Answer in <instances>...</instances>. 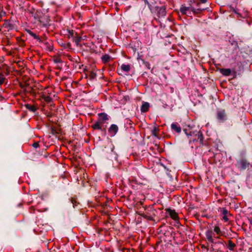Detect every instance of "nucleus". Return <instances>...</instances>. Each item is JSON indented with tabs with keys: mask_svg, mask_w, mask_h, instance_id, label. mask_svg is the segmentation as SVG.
<instances>
[{
	"mask_svg": "<svg viewBox=\"0 0 252 252\" xmlns=\"http://www.w3.org/2000/svg\"><path fill=\"white\" fill-rule=\"evenodd\" d=\"M149 108V104L148 102H144L141 107V111L142 112H146L148 111Z\"/></svg>",
	"mask_w": 252,
	"mask_h": 252,
	"instance_id": "14",
	"label": "nucleus"
},
{
	"mask_svg": "<svg viewBox=\"0 0 252 252\" xmlns=\"http://www.w3.org/2000/svg\"><path fill=\"white\" fill-rule=\"evenodd\" d=\"M223 219L225 221H227L228 220V219L227 218V217L225 216V215H224V216L223 217Z\"/></svg>",
	"mask_w": 252,
	"mask_h": 252,
	"instance_id": "31",
	"label": "nucleus"
},
{
	"mask_svg": "<svg viewBox=\"0 0 252 252\" xmlns=\"http://www.w3.org/2000/svg\"><path fill=\"white\" fill-rule=\"evenodd\" d=\"M121 69L126 71V72H128L130 69V66L129 64H123L121 65Z\"/></svg>",
	"mask_w": 252,
	"mask_h": 252,
	"instance_id": "20",
	"label": "nucleus"
},
{
	"mask_svg": "<svg viewBox=\"0 0 252 252\" xmlns=\"http://www.w3.org/2000/svg\"><path fill=\"white\" fill-rule=\"evenodd\" d=\"M171 127L172 129L174 130L177 133H180L181 131V128L177 123H173L171 124Z\"/></svg>",
	"mask_w": 252,
	"mask_h": 252,
	"instance_id": "12",
	"label": "nucleus"
},
{
	"mask_svg": "<svg viewBox=\"0 0 252 252\" xmlns=\"http://www.w3.org/2000/svg\"><path fill=\"white\" fill-rule=\"evenodd\" d=\"M5 77L4 75L2 73H0V85H2L4 81Z\"/></svg>",
	"mask_w": 252,
	"mask_h": 252,
	"instance_id": "23",
	"label": "nucleus"
},
{
	"mask_svg": "<svg viewBox=\"0 0 252 252\" xmlns=\"http://www.w3.org/2000/svg\"><path fill=\"white\" fill-rule=\"evenodd\" d=\"M27 108L32 111H34L35 110V107L33 106H32L30 105H27Z\"/></svg>",
	"mask_w": 252,
	"mask_h": 252,
	"instance_id": "25",
	"label": "nucleus"
},
{
	"mask_svg": "<svg viewBox=\"0 0 252 252\" xmlns=\"http://www.w3.org/2000/svg\"><path fill=\"white\" fill-rule=\"evenodd\" d=\"M166 212L173 220L177 222H179V219L178 214L175 212L174 210H172L170 208H168L166 210Z\"/></svg>",
	"mask_w": 252,
	"mask_h": 252,
	"instance_id": "4",
	"label": "nucleus"
},
{
	"mask_svg": "<svg viewBox=\"0 0 252 252\" xmlns=\"http://www.w3.org/2000/svg\"><path fill=\"white\" fill-rule=\"evenodd\" d=\"M54 62L56 63H58L61 62V60L59 58H56L54 60Z\"/></svg>",
	"mask_w": 252,
	"mask_h": 252,
	"instance_id": "29",
	"label": "nucleus"
},
{
	"mask_svg": "<svg viewBox=\"0 0 252 252\" xmlns=\"http://www.w3.org/2000/svg\"><path fill=\"white\" fill-rule=\"evenodd\" d=\"M158 131V129H157V128L156 127H154V128L152 130V134L155 136H157Z\"/></svg>",
	"mask_w": 252,
	"mask_h": 252,
	"instance_id": "24",
	"label": "nucleus"
},
{
	"mask_svg": "<svg viewBox=\"0 0 252 252\" xmlns=\"http://www.w3.org/2000/svg\"><path fill=\"white\" fill-rule=\"evenodd\" d=\"M151 211L152 212L153 216H152V215L149 216L147 214H145V215H144V217L147 219L149 220H153L154 217H155L156 216L155 212H156V211L154 209H151Z\"/></svg>",
	"mask_w": 252,
	"mask_h": 252,
	"instance_id": "15",
	"label": "nucleus"
},
{
	"mask_svg": "<svg viewBox=\"0 0 252 252\" xmlns=\"http://www.w3.org/2000/svg\"><path fill=\"white\" fill-rule=\"evenodd\" d=\"M213 233L211 230H208L206 233V236L209 242L213 243L214 241L213 238Z\"/></svg>",
	"mask_w": 252,
	"mask_h": 252,
	"instance_id": "10",
	"label": "nucleus"
},
{
	"mask_svg": "<svg viewBox=\"0 0 252 252\" xmlns=\"http://www.w3.org/2000/svg\"><path fill=\"white\" fill-rule=\"evenodd\" d=\"M217 118L220 121H224L226 118V115L224 110H220L217 112Z\"/></svg>",
	"mask_w": 252,
	"mask_h": 252,
	"instance_id": "7",
	"label": "nucleus"
},
{
	"mask_svg": "<svg viewBox=\"0 0 252 252\" xmlns=\"http://www.w3.org/2000/svg\"><path fill=\"white\" fill-rule=\"evenodd\" d=\"M45 48L49 51H51L53 49V45L51 42L46 41L44 43Z\"/></svg>",
	"mask_w": 252,
	"mask_h": 252,
	"instance_id": "19",
	"label": "nucleus"
},
{
	"mask_svg": "<svg viewBox=\"0 0 252 252\" xmlns=\"http://www.w3.org/2000/svg\"><path fill=\"white\" fill-rule=\"evenodd\" d=\"M101 60L103 63H106L110 61L111 57L108 55L105 54L102 56Z\"/></svg>",
	"mask_w": 252,
	"mask_h": 252,
	"instance_id": "17",
	"label": "nucleus"
},
{
	"mask_svg": "<svg viewBox=\"0 0 252 252\" xmlns=\"http://www.w3.org/2000/svg\"><path fill=\"white\" fill-rule=\"evenodd\" d=\"M42 15V13L39 12V11H36L33 15V18L34 19H35V22L36 21H38V22H42V18H41V16Z\"/></svg>",
	"mask_w": 252,
	"mask_h": 252,
	"instance_id": "9",
	"label": "nucleus"
},
{
	"mask_svg": "<svg viewBox=\"0 0 252 252\" xmlns=\"http://www.w3.org/2000/svg\"><path fill=\"white\" fill-rule=\"evenodd\" d=\"M98 120L102 123L103 124L106 121L109 120V117L105 113H101L98 114Z\"/></svg>",
	"mask_w": 252,
	"mask_h": 252,
	"instance_id": "5",
	"label": "nucleus"
},
{
	"mask_svg": "<svg viewBox=\"0 0 252 252\" xmlns=\"http://www.w3.org/2000/svg\"><path fill=\"white\" fill-rule=\"evenodd\" d=\"M238 167L242 169H245L249 166V163L247 161L242 160L238 163Z\"/></svg>",
	"mask_w": 252,
	"mask_h": 252,
	"instance_id": "8",
	"label": "nucleus"
},
{
	"mask_svg": "<svg viewBox=\"0 0 252 252\" xmlns=\"http://www.w3.org/2000/svg\"><path fill=\"white\" fill-rule=\"evenodd\" d=\"M184 131L188 138L189 139L190 142L198 141L200 144H202L203 143V137L201 131H190L189 133H188L187 129H185Z\"/></svg>",
	"mask_w": 252,
	"mask_h": 252,
	"instance_id": "2",
	"label": "nucleus"
},
{
	"mask_svg": "<svg viewBox=\"0 0 252 252\" xmlns=\"http://www.w3.org/2000/svg\"><path fill=\"white\" fill-rule=\"evenodd\" d=\"M205 10L203 7H199L196 8L194 5L189 4L188 6L182 5L180 9V12L182 14L186 15L188 16H191V14H197L200 13L203 10Z\"/></svg>",
	"mask_w": 252,
	"mask_h": 252,
	"instance_id": "1",
	"label": "nucleus"
},
{
	"mask_svg": "<svg viewBox=\"0 0 252 252\" xmlns=\"http://www.w3.org/2000/svg\"><path fill=\"white\" fill-rule=\"evenodd\" d=\"M214 231L218 235L217 237H215L216 239H219L220 238V236L222 235L220 229L219 227V226L216 225L214 226Z\"/></svg>",
	"mask_w": 252,
	"mask_h": 252,
	"instance_id": "13",
	"label": "nucleus"
},
{
	"mask_svg": "<svg viewBox=\"0 0 252 252\" xmlns=\"http://www.w3.org/2000/svg\"><path fill=\"white\" fill-rule=\"evenodd\" d=\"M118 130V127L117 125H112L108 129V131L111 136H114Z\"/></svg>",
	"mask_w": 252,
	"mask_h": 252,
	"instance_id": "6",
	"label": "nucleus"
},
{
	"mask_svg": "<svg viewBox=\"0 0 252 252\" xmlns=\"http://www.w3.org/2000/svg\"><path fill=\"white\" fill-rule=\"evenodd\" d=\"M192 4L194 5L196 8H199V7H201L200 6V3L199 2H194Z\"/></svg>",
	"mask_w": 252,
	"mask_h": 252,
	"instance_id": "26",
	"label": "nucleus"
},
{
	"mask_svg": "<svg viewBox=\"0 0 252 252\" xmlns=\"http://www.w3.org/2000/svg\"><path fill=\"white\" fill-rule=\"evenodd\" d=\"M159 14L161 15V16H164L166 14L165 9L164 8H160L158 11Z\"/></svg>",
	"mask_w": 252,
	"mask_h": 252,
	"instance_id": "22",
	"label": "nucleus"
},
{
	"mask_svg": "<svg viewBox=\"0 0 252 252\" xmlns=\"http://www.w3.org/2000/svg\"><path fill=\"white\" fill-rule=\"evenodd\" d=\"M227 214V211L226 209H223V214L224 215H226Z\"/></svg>",
	"mask_w": 252,
	"mask_h": 252,
	"instance_id": "32",
	"label": "nucleus"
},
{
	"mask_svg": "<svg viewBox=\"0 0 252 252\" xmlns=\"http://www.w3.org/2000/svg\"><path fill=\"white\" fill-rule=\"evenodd\" d=\"M51 100H52V98L49 96L47 97L45 99V100L48 102H50L51 101Z\"/></svg>",
	"mask_w": 252,
	"mask_h": 252,
	"instance_id": "30",
	"label": "nucleus"
},
{
	"mask_svg": "<svg viewBox=\"0 0 252 252\" xmlns=\"http://www.w3.org/2000/svg\"><path fill=\"white\" fill-rule=\"evenodd\" d=\"M27 32H28V33H29L30 35L32 36L34 39L40 40L39 37L38 35H36L34 33L32 32L31 31L28 30H27Z\"/></svg>",
	"mask_w": 252,
	"mask_h": 252,
	"instance_id": "21",
	"label": "nucleus"
},
{
	"mask_svg": "<svg viewBox=\"0 0 252 252\" xmlns=\"http://www.w3.org/2000/svg\"><path fill=\"white\" fill-rule=\"evenodd\" d=\"M32 146L34 148H37L39 147V143H38V142H35V143H34L32 144Z\"/></svg>",
	"mask_w": 252,
	"mask_h": 252,
	"instance_id": "27",
	"label": "nucleus"
},
{
	"mask_svg": "<svg viewBox=\"0 0 252 252\" xmlns=\"http://www.w3.org/2000/svg\"><path fill=\"white\" fill-rule=\"evenodd\" d=\"M230 10L237 15V17L245 18L247 16V12L244 9L241 10L238 8H231Z\"/></svg>",
	"mask_w": 252,
	"mask_h": 252,
	"instance_id": "3",
	"label": "nucleus"
},
{
	"mask_svg": "<svg viewBox=\"0 0 252 252\" xmlns=\"http://www.w3.org/2000/svg\"><path fill=\"white\" fill-rule=\"evenodd\" d=\"M236 247V245L232 241L229 240L227 247L229 250L232 251Z\"/></svg>",
	"mask_w": 252,
	"mask_h": 252,
	"instance_id": "18",
	"label": "nucleus"
},
{
	"mask_svg": "<svg viewBox=\"0 0 252 252\" xmlns=\"http://www.w3.org/2000/svg\"><path fill=\"white\" fill-rule=\"evenodd\" d=\"M201 2L202 3H205L207 2V0H200Z\"/></svg>",
	"mask_w": 252,
	"mask_h": 252,
	"instance_id": "33",
	"label": "nucleus"
},
{
	"mask_svg": "<svg viewBox=\"0 0 252 252\" xmlns=\"http://www.w3.org/2000/svg\"><path fill=\"white\" fill-rule=\"evenodd\" d=\"M102 123L97 120L94 124L92 126V127L94 129L101 130L102 129Z\"/></svg>",
	"mask_w": 252,
	"mask_h": 252,
	"instance_id": "11",
	"label": "nucleus"
},
{
	"mask_svg": "<svg viewBox=\"0 0 252 252\" xmlns=\"http://www.w3.org/2000/svg\"><path fill=\"white\" fill-rule=\"evenodd\" d=\"M90 76L91 78H94L95 77L96 75L94 72H91Z\"/></svg>",
	"mask_w": 252,
	"mask_h": 252,
	"instance_id": "28",
	"label": "nucleus"
},
{
	"mask_svg": "<svg viewBox=\"0 0 252 252\" xmlns=\"http://www.w3.org/2000/svg\"><path fill=\"white\" fill-rule=\"evenodd\" d=\"M220 72L223 75L229 76L230 75V74L231 73V70L230 69H229V68H227V69L223 68V69H220Z\"/></svg>",
	"mask_w": 252,
	"mask_h": 252,
	"instance_id": "16",
	"label": "nucleus"
}]
</instances>
